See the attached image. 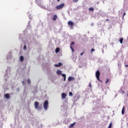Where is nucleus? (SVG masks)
<instances>
[{
  "instance_id": "nucleus-1",
  "label": "nucleus",
  "mask_w": 128,
  "mask_h": 128,
  "mask_svg": "<svg viewBox=\"0 0 128 128\" xmlns=\"http://www.w3.org/2000/svg\"><path fill=\"white\" fill-rule=\"evenodd\" d=\"M4 122V115L0 114V128H2V122Z\"/></svg>"
},
{
  "instance_id": "nucleus-2",
  "label": "nucleus",
  "mask_w": 128,
  "mask_h": 128,
  "mask_svg": "<svg viewBox=\"0 0 128 128\" xmlns=\"http://www.w3.org/2000/svg\"><path fill=\"white\" fill-rule=\"evenodd\" d=\"M10 69L9 68H8L6 71V73H5V79L6 80V78H8V76H10Z\"/></svg>"
},
{
  "instance_id": "nucleus-3",
  "label": "nucleus",
  "mask_w": 128,
  "mask_h": 128,
  "mask_svg": "<svg viewBox=\"0 0 128 128\" xmlns=\"http://www.w3.org/2000/svg\"><path fill=\"white\" fill-rule=\"evenodd\" d=\"M48 101L45 100L44 103V108L45 110H48Z\"/></svg>"
},
{
  "instance_id": "nucleus-4",
  "label": "nucleus",
  "mask_w": 128,
  "mask_h": 128,
  "mask_svg": "<svg viewBox=\"0 0 128 128\" xmlns=\"http://www.w3.org/2000/svg\"><path fill=\"white\" fill-rule=\"evenodd\" d=\"M100 70H97L96 72V78L99 82H102V80H100Z\"/></svg>"
},
{
  "instance_id": "nucleus-5",
  "label": "nucleus",
  "mask_w": 128,
  "mask_h": 128,
  "mask_svg": "<svg viewBox=\"0 0 128 128\" xmlns=\"http://www.w3.org/2000/svg\"><path fill=\"white\" fill-rule=\"evenodd\" d=\"M64 6V3H62L60 4L59 6H56V10H62Z\"/></svg>"
},
{
  "instance_id": "nucleus-6",
  "label": "nucleus",
  "mask_w": 128,
  "mask_h": 128,
  "mask_svg": "<svg viewBox=\"0 0 128 128\" xmlns=\"http://www.w3.org/2000/svg\"><path fill=\"white\" fill-rule=\"evenodd\" d=\"M34 108H35L36 110H38L40 108V106H40V103L38 102H35L34 104Z\"/></svg>"
},
{
  "instance_id": "nucleus-7",
  "label": "nucleus",
  "mask_w": 128,
  "mask_h": 128,
  "mask_svg": "<svg viewBox=\"0 0 128 128\" xmlns=\"http://www.w3.org/2000/svg\"><path fill=\"white\" fill-rule=\"evenodd\" d=\"M37 4L40 6V8H44V6L42 4V2L40 0L38 1Z\"/></svg>"
},
{
  "instance_id": "nucleus-8",
  "label": "nucleus",
  "mask_w": 128,
  "mask_h": 128,
  "mask_svg": "<svg viewBox=\"0 0 128 128\" xmlns=\"http://www.w3.org/2000/svg\"><path fill=\"white\" fill-rule=\"evenodd\" d=\"M37 4L40 6V8H44V6L42 4V2L40 0L38 1Z\"/></svg>"
},
{
  "instance_id": "nucleus-9",
  "label": "nucleus",
  "mask_w": 128,
  "mask_h": 128,
  "mask_svg": "<svg viewBox=\"0 0 128 128\" xmlns=\"http://www.w3.org/2000/svg\"><path fill=\"white\" fill-rule=\"evenodd\" d=\"M12 58V53L9 52L6 57V60H11Z\"/></svg>"
},
{
  "instance_id": "nucleus-10",
  "label": "nucleus",
  "mask_w": 128,
  "mask_h": 128,
  "mask_svg": "<svg viewBox=\"0 0 128 128\" xmlns=\"http://www.w3.org/2000/svg\"><path fill=\"white\" fill-rule=\"evenodd\" d=\"M54 66H56V68H60V66H62V63L59 62L58 64H54Z\"/></svg>"
},
{
  "instance_id": "nucleus-11",
  "label": "nucleus",
  "mask_w": 128,
  "mask_h": 128,
  "mask_svg": "<svg viewBox=\"0 0 128 128\" xmlns=\"http://www.w3.org/2000/svg\"><path fill=\"white\" fill-rule=\"evenodd\" d=\"M72 80H74V77L70 76L68 78V82H72Z\"/></svg>"
},
{
  "instance_id": "nucleus-12",
  "label": "nucleus",
  "mask_w": 128,
  "mask_h": 128,
  "mask_svg": "<svg viewBox=\"0 0 128 128\" xmlns=\"http://www.w3.org/2000/svg\"><path fill=\"white\" fill-rule=\"evenodd\" d=\"M68 26H74V23L71 20L68 21Z\"/></svg>"
},
{
  "instance_id": "nucleus-13",
  "label": "nucleus",
  "mask_w": 128,
  "mask_h": 128,
  "mask_svg": "<svg viewBox=\"0 0 128 128\" xmlns=\"http://www.w3.org/2000/svg\"><path fill=\"white\" fill-rule=\"evenodd\" d=\"M66 98V93H62V99H64V98Z\"/></svg>"
},
{
  "instance_id": "nucleus-14",
  "label": "nucleus",
  "mask_w": 128,
  "mask_h": 128,
  "mask_svg": "<svg viewBox=\"0 0 128 128\" xmlns=\"http://www.w3.org/2000/svg\"><path fill=\"white\" fill-rule=\"evenodd\" d=\"M62 76L64 78V81L66 82V75L64 74H62Z\"/></svg>"
},
{
  "instance_id": "nucleus-15",
  "label": "nucleus",
  "mask_w": 128,
  "mask_h": 128,
  "mask_svg": "<svg viewBox=\"0 0 128 128\" xmlns=\"http://www.w3.org/2000/svg\"><path fill=\"white\" fill-rule=\"evenodd\" d=\"M56 74H59L60 76V74H62V71L60 70H58L56 72Z\"/></svg>"
},
{
  "instance_id": "nucleus-16",
  "label": "nucleus",
  "mask_w": 128,
  "mask_h": 128,
  "mask_svg": "<svg viewBox=\"0 0 128 128\" xmlns=\"http://www.w3.org/2000/svg\"><path fill=\"white\" fill-rule=\"evenodd\" d=\"M55 52H56V54H58V52H60V48H57L56 49Z\"/></svg>"
},
{
  "instance_id": "nucleus-17",
  "label": "nucleus",
  "mask_w": 128,
  "mask_h": 128,
  "mask_svg": "<svg viewBox=\"0 0 128 128\" xmlns=\"http://www.w3.org/2000/svg\"><path fill=\"white\" fill-rule=\"evenodd\" d=\"M5 98H10V94H6Z\"/></svg>"
},
{
  "instance_id": "nucleus-18",
  "label": "nucleus",
  "mask_w": 128,
  "mask_h": 128,
  "mask_svg": "<svg viewBox=\"0 0 128 128\" xmlns=\"http://www.w3.org/2000/svg\"><path fill=\"white\" fill-rule=\"evenodd\" d=\"M74 124H76V122H74L72 124H70V128H74Z\"/></svg>"
},
{
  "instance_id": "nucleus-19",
  "label": "nucleus",
  "mask_w": 128,
  "mask_h": 128,
  "mask_svg": "<svg viewBox=\"0 0 128 128\" xmlns=\"http://www.w3.org/2000/svg\"><path fill=\"white\" fill-rule=\"evenodd\" d=\"M89 10L90 12H94V8L92 7H91V8H89Z\"/></svg>"
},
{
  "instance_id": "nucleus-20",
  "label": "nucleus",
  "mask_w": 128,
  "mask_h": 128,
  "mask_svg": "<svg viewBox=\"0 0 128 128\" xmlns=\"http://www.w3.org/2000/svg\"><path fill=\"white\" fill-rule=\"evenodd\" d=\"M58 18V16L56 15H54L53 17L54 20H56Z\"/></svg>"
},
{
  "instance_id": "nucleus-21",
  "label": "nucleus",
  "mask_w": 128,
  "mask_h": 128,
  "mask_svg": "<svg viewBox=\"0 0 128 128\" xmlns=\"http://www.w3.org/2000/svg\"><path fill=\"white\" fill-rule=\"evenodd\" d=\"M20 62H24V56H20Z\"/></svg>"
},
{
  "instance_id": "nucleus-22",
  "label": "nucleus",
  "mask_w": 128,
  "mask_h": 128,
  "mask_svg": "<svg viewBox=\"0 0 128 128\" xmlns=\"http://www.w3.org/2000/svg\"><path fill=\"white\" fill-rule=\"evenodd\" d=\"M124 40V38H120V44H122V41Z\"/></svg>"
},
{
  "instance_id": "nucleus-23",
  "label": "nucleus",
  "mask_w": 128,
  "mask_h": 128,
  "mask_svg": "<svg viewBox=\"0 0 128 128\" xmlns=\"http://www.w3.org/2000/svg\"><path fill=\"white\" fill-rule=\"evenodd\" d=\"M122 114H124V107H123V108L122 109Z\"/></svg>"
},
{
  "instance_id": "nucleus-24",
  "label": "nucleus",
  "mask_w": 128,
  "mask_h": 128,
  "mask_svg": "<svg viewBox=\"0 0 128 128\" xmlns=\"http://www.w3.org/2000/svg\"><path fill=\"white\" fill-rule=\"evenodd\" d=\"M112 122H110V124H109V126L108 127V128H112Z\"/></svg>"
},
{
  "instance_id": "nucleus-25",
  "label": "nucleus",
  "mask_w": 128,
  "mask_h": 128,
  "mask_svg": "<svg viewBox=\"0 0 128 128\" xmlns=\"http://www.w3.org/2000/svg\"><path fill=\"white\" fill-rule=\"evenodd\" d=\"M70 48H71L72 52H74V48H72V46H70Z\"/></svg>"
},
{
  "instance_id": "nucleus-26",
  "label": "nucleus",
  "mask_w": 128,
  "mask_h": 128,
  "mask_svg": "<svg viewBox=\"0 0 128 128\" xmlns=\"http://www.w3.org/2000/svg\"><path fill=\"white\" fill-rule=\"evenodd\" d=\"M69 96H72V92H69Z\"/></svg>"
},
{
  "instance_id": "nucleus-27",
  "label": "nucleus",
  "mask_w": 128,
  "mask_h": 128,
  "mask_svg": "<svg viewBox=\"0 0 128 128\" xmlns=\"http://www.w3.org/2000/svg\"><path fill=\"white\" fill-rule=\"evenodd\" d=\"M109 81H110V80H108V78H107L106 81L105 82V83L106 84H108V82Z\"/></svg>"
},
{
  "instance_id": "nucleus-28",
  "label": "nucleus",
  "mask_w": 128,
  "mask_h": 128,
  "mask_svg": "<svg viewBox=\"0 0 128 128\" xmlns=\"http://www.w3.org/2000/svg\"><path fill=\"white\" fill-rule=\"evenodd\" d=\"M28 26L29 28H32V27L30 26V21L28 22Z\"/></svg>"
},
{
  "instance_id": "nucleus-29",
  "label": "nucleus",
  "mask_w": 128,
  "mask_h": 128,
  "mask_svg": "<svg viewBox=\"0 0 128 128\" xmlns=\"http://www.w3.org/2000/svg\"><path fill=\"white\" fill-rule=\"evenodd\" d=\"M74 42H72V43H71V44H70V46H74Z\"/></svg>"
},
{
  "instance_id": "nucleus-30",
  "label": "nucleus",
  "mask_w": 128,
  "mask_h": 128,
  "mask_svg": "<svg viewBox=\"0 0 128 128\" xmlns=\"http://www.w3.org/2000/svg\"><path fill=\"white\" fill-rule=\"evenodd\" d=\"M27 82H28V84H30V80L28 79Z\"/></svg>"
},
{
  "instance_id": "nucleus-31",
  "label": "nucleus",
  "mask_w": 128,
  "mask_h": 128,
  "mask_svg": "<svg viewBox=\"0 0 128 128\" xmlns=\"http://www.w3.org/2000/svg\"><path fill=\"white\" fill-rule=\"evenodd\" d=\"M78 2V0H73V2Z\"/></svg>"
},
{
  "instance_id": "nucleus-32",
  "label": "nucleus",
  "mask_w": 128,
  "mask_h": 128,
  "mask_svg": "<svg viewBox=\"0 0 128 128\" xmlns=\"http://www.w3.org/2000/svg\"><path fill=\"white\" fill-rule=\"evenodd\" d=\"M96 50L94 48H92L91 49V52H94Z\"/></svg>"
},
{
  "instance_id": "nucleus-33",
  "label": "nucleus",
  "mask_w": 128,
  "mask_h": 128,
  "mask_svg": "<svg viewBox=\"0 0 128 128\" xmlns=\"http://www.w3.org/2000/svg\"><path fill=\"white\" fill-rule=\"evenodd\" d=\"M24 50H26V46H24Z\"/></svg>"
},
{
  "instance_id": "nucleus-34",
  "label": "nucleus",
  "mask_w": 128,
  "mask_h": 128,
  "mask_svg": "<svg viewBox=\"0 0 128 128\" xmlns=\"http://www.w3.org/2000/svg\"><path fill=\"white\" fill-rule=\"evenodd\" d=\"M118 66H122V64L120 63H118Z\"/></svg>"
},
{
  "instance_id": "nucleus-35",
  "label": "nucleus",
  "mask_w": 128,
  "mask_h": 128,
  "mask_svg": "<svg viewBox=\"0 0 128 128\" xmlns=\"http://www.w3.org/2000/svg\"><path fill=\"white\" fill-rule=\"evenodd\" d=\"M121 92H122V94H125V92H124V90H122L121 91Z\"/></svg>"
},
{
  "instance_id": "nucleus-36",
  "label": "nucleus",
  "mask_w": 128,
  "mask_h": 128,
  "mask_svg": "<svg viewBox=\"0 0 128 128\" xmlns=\"http://www.w3.org/2000/svg\"><path fill=\"white\" fill-rule=\"evenodd\" d=\"M22 84H24V85L26 84V83H25L24 81H22Z\"/></svg>"
},
{
  "instance_id": "nucleus-37",
  "label": "nucleus",
  "mask_w": 128,
  "mask_h": 128,
  "mask_svg": "<svg viewBox=\"0 0 128 128\" xmlns=\"http://www.w3.org/2000/svg\"><path fill=\"white\" fill-rule=\"evenodd\" d=\"M88 86H90V88H92V84H88Z\"/></svg>"
},
{
  "instance_id": "nucleus-38",
  "label": "nucleus",
  "mask_w": 128,
  "mask_h": 128,
  "mask_svg": "<svg viewBox=\"0 0 128 128\" xmlns=\"http://www.w3.org/2000/svg\"><path fill=\"white\" fill-rule=\"evenodd\" d=\"M103 48H106V45H104L103 46Z\"/></svg>"
},
{
  "instance_id": "nucleus-39",
  "label": "nucleus",
  "mask_w": 128,
  "mask_h": 128,
  "mask_svg": "<svg viewBox=\"0 0 128 128\" xmlns=\"http://www.w3.org/2000/svg\"><path fill=\"white\" fill-rule=\"evenodd\" d=\"M16 90H17V92H20V88H18L16 89Z\"/></svg>"
},
{
  "instance_id": "nucleus-40",
  "label": "nucleus",
  "mask_w": 128,
  "mask_h": 128,
  "mask_svg": "<svg viewBox=\"0 0 128 128\" xmlns=\"http://www.w3.org/2000/svg\"><path fill=\"white\" fill-rule=\"evenodd\" d=\"M82 54H84V52H82L80 54V56H82Z\"/></svg>"
},
{
  "instance_id": "nucleus-41",
  "label": "nucleus",
  "mask_w": 128,
  "mask_h": 128,
  "mask_svg": "<svg viewBox=\"0 0 128 128\" xmlns=\"http://www.w3.org/2000/svg\"><path fill=\"white\" fill-rule=\"evenodd\" d=\"M124 16H126V12H124V15H123L122 18H124Z\"/></svg>"
},
{
  "instance_id": "nucleus-42",
  "label": "nucleus",
  "mask_w": 128,
  "mask_h": 128,
  "mask_svg": "<svg viewBox=\"0 0 128 128\" xmlns=\"http://www.w3.org/2000/svg\"><path fill=\"white\" fill-rule=\"evenodd\" d=\"M125 67H126V68H128V64L125 65Z\"/></svg>"
},
{
  "instance_id": "nucleus-43",
  "label": "nucleus",
  "mask_w": 128,
  "mask_h": 128,
  "mask_svg": "<svg viewBox=\"0 0 128 128\" xmlns=\"http://www.w3.org/2000/svg\"><path fill=\"white\" fill-rule=\"evenodd\" d=\"M106 20L107 22H108V20H108V19H106Z\"/></svg>"
},
{
  "instance_id": "nucleus-44",
  "label": "nucleus",
  "mask_w": 128,
  "mask_h": 128,
  "mask_svg": "<svg viewBox=\"0 0 128 128\" xmlns=\"http://www.w3.org/2000/svg\"><path fill=\"white\" fill-rule=\"evenodd\" d=\"M102 52L104 54V50H102Z\"/></svg>"
},
{
  "instance_id": "nucleus-45",
  "label": "nucleus",
  "mask_w": 128,
  "mask_h": 128,
  "mask_svg": "<svg viewBox=\"0 0 128 128\" xmlns=\"http://www.w3.org/2000/svg\"><path fill=\"white\" fill-rule=\"evenodd\" d=\"M91 26H94V24H91Z\"/></svg>"
},
{
  "instance_id": "nucleus-46",
  "label": "nucleus",
  "mask_w": 128,
  "mask_h": 128,
  "mask_svg": "<svg viewBox=\"0 0 128 128\" xmlns=\"http://www.w3.org/2000/svg\"><path fill=\"white\" fill-rule=\"evenodd\" d=\"M19 38H20V36H19Z\"/></svg>"
},
{
  "instance_id": "nucleus-47",
  "label": "nucleus",
  "mask_w": 128,
  "mask_h": 128,
  "mask_svg": "<svg viewBox=\"0 0 128 128\" xmlns=\"http://www.w3.org/2000/svg\"><path fill=\"white\" fill-rule=\"evenodd\" d=\"M41 128H42V125H41Z\"/></svg>"
},
{
  "instance_id": "nucleus-48",
  "label": "nucleus",
  "mask_w": 128,
  "mask_h": 128,
  "mask_svg": "<svg viewBox=\"0 0 128 128\" xmlns=\"http://www.w3.org/2000/svg\"><path fill=\"white\" fill-rule=\"evenodd\" d=\"M58 0V2H60V0Z\"/></svg>"
},
{
  "instance_id": "nucleus-49",
  "label": "nucleus",
  "mask_w": 128,
  "mask_h": 128,
  "mask_svg": "<svg viewBox=\"0 0 128 128\" xmlns=\"http://www.w3.org/2000/svg\"><path fill=\"white\" fill-rule=\"evenodd\" d=\"M30 18V17H29Z\"/></svg>"
}]
</instances>
